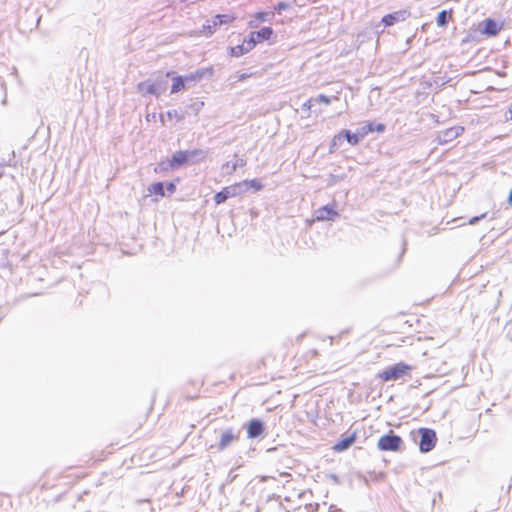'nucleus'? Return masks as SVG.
I'll use <instances>...</instances> for the list:
<instances>
[{"label": "nucleus", "mask_w": 512, "mask_h": 512, "mask_svg": "<svg viewBox=\"0 0 512 512\" xmlns=\"http://www.w3.org/2000/svg\"><path fill=\"white\" fill-rule=\"evenodd\" d=\"M206 155L207 153L201 149L177 151L173 154L171 160L169 161L168 166L172 169H175L188 163L193 159L203 160L206 158Z\"/></svg>", "instance_id": "f257e3e1"}, {"label": "nucleus", "mask_w": 512, "mask_h": 512, "mask_svg": "<svg viewBox=\"0 0 512 512\" xmlns=\"http://www.w3.org/2000/svg\"><path fill=\"white\" fill-rule=\"evenodd\" d=\"M411 370L412 366L399 362L387 367L379 374V377L383 381H396L407 375Z\"/></svg>", "instance_id": "f03ea898"}, {"label": "nucleus", "mask_w": 512, "mask_h": 512, "mask_svg": "<svg viewBox=\"0 0 512 512\" xmlns=\"http://www.w3.org/2000/svg\"><path fill=\"white\" fill-rule=\"evenodd\" d=\"M240 438V430L226 428L220 431L219 442L216 445L218 451H224Z\"/></svg>", "instance_id": "7ed1b4c3"}, {"label": "nucleus", "mask_w": 512, "mask_h": 512, "mask_svg": "<svg viewBox=\"0 0 512 512\" xmlns=\"http://www.w3.org/2000/svg\"><path fill=\"white\" fill-rule=\"evenodd\" d=\"M401 444V437L393 434L391 431L390 434L383 435L379 438L377 446L381 451H398Z\"/></svg>", "instance_id": "20e7f679"}, {"label": "nucleus", "mask_w": 512, "mask_h": 512, "mask_svg": "<svg viewBox=\"0 0 512 512\" xmlns=\"http://www.w3.org/2000/svg\"><path fill=\"white\" fill-rule=\"evenodd\" d=\"M166 89L165 83L163 82H152L151 80H146L140 82L137 85V90L143 96L146 95H154L156 97L160 96Z\"/></svg>", "instance_id": "39448f33"}, {"label": "nucleus", "mask_w": 512, "mask_h": 512, "mask_svg": "<svg viewBox=\"0 0 512 512\" xmlns=\"http://www.w3.org/2000/svg\"><path fill=\"white\" fill-rule=\"evenodd\" d=\"M418 432L421 436L419 443L420 451L423 453L431 451L435 447L437 441L435 431L429 428H420Z\"/></svg>", "instance_id": "423d86ee"}, {"label": "nucleus", "mask_w": 512, "mask_h": 512, "mask_svg": "<svg viewBox=\"0 0 512 512\" xmlns=\"http://www.w3.org/2000/svg\"><path fill=\"white\" fill-rule=\"evenodd\" d=\"M233 20L234 17L230 15H216L211 21H207L206 24L203 25V31L205 35L210 36L216 31L217 27L222 24L231 23Z\"/></svg>", "instance_id": "0eeeda50"}, {"label": "nucleus", "mask_w": 512, "mask_h": 512, "mask_svg": "<svg viewBox=\"0 0 512 512\" xmlns=\"http://www.w3.org/2000/svg\"><path fill=\"white\" fill-rule=\"evenodd\" d=\"M464 131V128L461 126H454L446 129L445 131H442L439 133L435 141L439 145L447 144L451 142L452 140L456 139L458 136H460Z\"/></svg>", "instance_id": "6e6552de"}, {"label": "nucleus", "mask_w": 512, "mask_h": 512, "mask_svg": "<svg viewBox=\"0 0 512 512\" xmlns=\"http://www.w3.org/2000/svg\"><path fill=\"white\" fill-rule=\"evenodd\" d=\"M264 432V423L259 419H252L247 425L248 438L254 439Z\"/></svg>", "instance_id": "1a4fd4ad"}, {"label": "nucleus", "mask_w": 512, "mask_h": 512, "mask_svg": "<svg viewBox=\"0 0 512 512\" xmlns=\"http://www.w3.org/2000/svg\"><path fill=\"white\" fill-rule=\"evenodd\" d=\"M409 13L406 10L396 11L385 15L382 18V22L385 26H392L395 23L404 21L408 17Z\"/></svg>", "instance_id": "9d476101"}, {"label": "nucleus", "mask_w": 512, "mask_h": 512, "mask_svg": "<svg viewBox=\"0 0 512 512\" xmlns=\"http://www.w3.org/2000/svg\"><path fill=\"white\" fill-rule=\"evenodd\" d=\"M356 440V432L342 435L341 439L333 446L336 452H342L351 447Z\"/></svg>", "instance_id": "9b49d317"}, {"label": "nucleus", "mask_w": 512, "mask_h": 512, "mask_svg": "<svg viewBox=\"0 0 512 512\" xmlns=\"http://www.w3.org/2000/svg\"><path fill=\"white\" fill-rule=\"evenodd\" d=\"M237 187L238 186L225 187L220 192L216 193L214 196L215 203L221 204L224 203L228 198L236 196Z\"/></svg>", "instance_id": "f8f14e48"}, {"label": "nucleus", "mask_w": 512, "mask_h": 512, "mask_svg": "<svg viewBox=\"0 0 512 512\" xmlns=\"http://www.w3.org/2000/svg\"><path fill=\"white\" fill-rule=\"evenodd\" d=\"M335 216H338V213L328 205L323 206L315 211V219L317 221L331 220Z\"/></svg>", "instance_id": "ddd939ff"}, {"label": "nucleus", "mask_w": 512, "mask_h": 512, "mask_svg": "<svg viewBox=\"0 0 512 512\" xmlns=\"http://www.w3.org/2000/svg\"><path fill=\"white\" fill-rule=\"evenodd\" d=\"M235 158L234 162L228 161L222 165L221 170L223 174L230 175L234 173L238 167L245 166L246 161L244 159L238 158L237 155H235Z\"/></svg>", "instance_id": "4468645a"}, {"label": "nucleus", "mask_w": 512, "mask_h": 512, "mask_svg": "<svg viewBox=\"0 0 512 512\" xmlns=\"http://www.w3.org/2000/svg\"><path fill=\"white\" fill-rule=\"evenodd\" d=\"M483 32L489 36H495L499 32L498 24L492 19L485 20Z\"/></svg>", "instance_id": "2eb2a0df"}, {"label": "nucleus", "mask_w": 512, "mask_h": 512, "mask_svg": "<svg viewBox=\"0 0 512 512\" xmlns=\"http://www.w3.org/2000/svg\"><path fill=\"white\" fill-rule=\"evenodd\" d=\"M229 51H230V55L231 56H233V57H240V56L250 52L251 49H248L247 48V44L245 43V41H243V43L240 44V45H236L234 47H230Z\"/></svg>", "instance_id": "dca6fc26"}, {"label": "nucleus", "mask_w": 512, "mask_h": 512, "mask_svg": "<svg viewBox=\"0 0 512 512\" xmlns=\"http://www.w3.org/2000/svg\"><path fill=\"white\" fill-rule=\"evenodd\" d=\"M165 117L169 120L176 119L177 121H182L185 118L183 113H179L177 110H169L165 115L162 114L160 116L162 124H165Z\"/></svg>", "instance_id": "f3484780"}, {"label": "nucleus", "mask_w": 512, "mask_h": 512, "mask_svg": "<svg viewBox=\"0 0 512 512\" xmlns=\"http://www.w3.org/2000/svg\"><path fill=\"white\" fill-rule=\"evenodd\" d=\"M187 82L184 77L178 76L173 78V84L171 87V93H177L184 89Z\"/></svg>", "instance_id": "a211bd4d"}, {"label": "nucleus", "mask_w": 512, "mask_h": 512, "mask_svg": "<svg viewBox=\"0 0 512 512\" xmlns=\"http://www.w3.org/2000/svg\"><path fill=\"white\" fill-rule=\"evenodd\" d=\"M341 133H342V137L343 138L345 137L346 140L348 141V143H350L353 146L357 145L361 140L358 132L351 133V131H349V130H342Z\"/></svg>", "instance_id": "6ab92c4d"}, {"label": "nucleus", "mask_w": 512, "mask_h": 512, "mask_svg": "<svg viewBox=\"0 0 512 512\" xmlns=\"http://www.w3.org/2000/svg\"><path fill=\"white\" fill-rule=\"evenodd\" d=\"M259 41L269 40L273 35V30L270 27H263L259 31L255 32Z\"/></svg>", "instance_id": "aec40b11"}, {"label": "nucleus", "mask_w": 512, "mask_h": 512, "mask_svg": "<svg viewBox=\"0 0 512 512\" xmlns=\"http://www.w3.org/2000/svg\"><path fill=\"white\" fill-rule=\"evenodd\" d=\"M148 191L152 194L165 196L164 184L162 182H156L149 186Z\"/></svg>", "instance_id": "412c9836"}, {"label": "nucleus", "mask_w": 512, "mask_h": 512, "mask_svg": "<svg viewBox=\"0 0 512 512\" xmlns=\"http://www.w3.org/2000/svg\"><path fill=\"white\" fill-rule=\"evenodd\" d=\"M203 76H204V71L197 70L196 72L191 73V74L185 76L184 78L188 84L190 82H197V81L201 80L203 78Z\"/></svg>", "instance_id": "4be33fe9"}, {"label": "nucleus", "mask_w": 512, "mask_h": 512, "mask_svg": "<svg viewBox=\"0 0 512 512\" xmlns=\"http://www.w3.org/2000/svg\"><path fill=\"white\" fill-rule=\"evenodd\" d=\"M244 41L247 44V48L251 50L256 46L257 43L260 42L255 32H251L249 38L247 40L245 39Z\"/></svg>", "instance_id": "5701e85b"}, {"label": "nucleus", "mask_w": 512, "mask_h": 512, "mask_svg": "<svg viewBox=\"0 0 512 512\" xmlns=\"http://www.w3.org/2000/svg\"><path fill=\"white\" fill-rule=\"evenodd\" d=\"M338 100V97L337 96H333L332 98L324 95V94H319L317 97L314 98L315 100V103H324L326 105H329L331 103V100Z\"/></svg>", "instance_id": "b1692460"}, {"label": "nucleus", "mask_w": 512, "mask_h": 512, "mask_svg": "<svg viewBox=\"0 0 512 512\" xmlns=\"http://www.w3.org/2000/svg\"><path fill=\"white\" fill-rule=\"evenodd\" d=\"M449 15L448 13L443 10L441 11L437 16V24L438 26H445L448 23Z\"/></svg>", "instance_id": "393cba45"}, {"label": "nucleus", "mask_w": 512, "mask_h": 512, "mask_svg": "<svg viewBox=\"0 0 512 512\" xmlns=\"http://www.w3.org/2000/svg\"><path fill=\"white\" fill-rule=\"evenodd\" d=\"M372 131H373V124L372 123H367L363 127L359 128L357 130L360 139L363 138L365 135H367L369 132H372Z\"/></svg>", "instance_id": "a878e982"}, {"label": "nucleus", "mask_w": 512, "mask_h": 512, "mask_svg": "<svg viewBox=\"0 0 512 512\" xmlns=\"http://www.w3.org/2000/svg\"><path fill=\"white\" fill-rule=\"evenodd\" d=\"M274 16V13H268V12H257L255 14V18L256 20H258L259 22H264V21H267L269 20L270 18H272Z\"/></svg>", "instance_id": "bb28decb"}, {"label": "nucleus", "mask_w": 512, "mask_h": 512, "mask_svg": "<svg viewBox=\"0 0 512 512\" xmlns=\"http://www.w3.org/2000/svg\"><path fill=\"white\" fill-rule=\"evenodd\" d=\"M244 185H249L251 186L252 188H254L255 190H261L263 188V185L261 184L260 181L256 180V179H253V180H250V181H244L243 183Z\"/></svg>", "instance_id": "cd10ccee"}, {"label": "nucleus", "mask_w": 512, "mask_h": 512, "mask_svg": "<svg viewBox=\"0 0 512 512\" xmlns=\"http://www.w3.org/2000/svg\"><path fill=\"white\" fill-rule=\"evenodd\" d=\"M342 140H343V137H342L341 132L339 134L335 135L331 142V150L336 148L337 146H339L341 144Z\"/></svg>", "instance_id": "c85d7f7f"}, {"label": "nucleus", "mask_w": 512, "mask_h": 512, "mask_svg": "<svg viewBox=\"0 0 512 512\" xmlns=\"http://www.w3.org/2000/svg\"><path fill=\"white\" fill-rule=\"evenodd\" d=\"M289 7V5L285 2H279L277 5H275L274 10L278 13H281L283 10H286Z\"/></svg>", "instance_id": "c756f323"}, {"label": "nucleus", "mask_w": 512, "mask_h": 512, "mask_svg": "<svg viewBox=\"0 0 512 512\" xmlns=\"http://www.w3.org/2000/svg\"><path fill=\"white\" fill-rule=\"evenodd\" d=\"M486 215H487L486 213H483V214H481L480 216H476V217L471 218V219L469 220V224H470V225H474V224H476L480 219L485 218V217H486Z\"/></svg>", "instance_id": "7c9ffc66"}, {"label": "nucleus", "mask_w": 512, "mask_h": 512, "mask_svg": "<svg viewBox=\"0 0 512 512\" xmlns=\"http://www.w3.org/2000/svg\"><path fill=\"white\" fill-rule=\"evenodd\" d=\"M167 191L169 192V194H172L175 192L176 190V186L174 183L170 182L167 184V187H166Z\"/></svg>", "instance_id": "2f4dec72"}, {"label": "nucleus", "mask_w": 512, "mask_h": 512, "mask_svg": "<svg viewBox=\"0 0 512 512\" xmlns=\"http://www.w3.org/2000/svg\"><path fill=\"white\" fill-rule=\"evenodd\" d=\"M252 74H248V73H241L237 76V79L238 81H244L245 79L251 77Z\"/></svg>", "instance_id": "473e14b6"}, {"label": "nucleus", "mask_w": 512, "mask_h": 512, "mask_svg": "<svg viewBox=\"0 0 512 512\" xmlns=\"http://www.w3.org/2000/svg\"><path fill=\"white\" fill-rule=\"evenodd\" d=\"M313 103H315L314 98H310L309 100H307V101L303 104V107H304V108H307V109H310V108L312 107Z\"/></svg>", "instance_id": "72a5a7b5"}, {"label": "nucleus", "mask_w": 512, "mask_h": 512, "mask_svg": "<svg viewBox=\"0 0 512 512\" xmlns=\"http://www.w3.org/2000/svg\"><path fill=\"white\" fill-rule=\"evenodd\" d=\"M204 106V102H197L192 105L196 113Z\"/></svg>", "instance_id": "f704fd0d"}, {"label": "nucleus", "mask_w": 512, "mask_h": 512, "mask_svg": "<svg viewBox=\"0 0 512 512\" xmlns=\"http://www.w3.org/2000/svg\"><path fill=\"white\" fill-rule=\"evenodd\" d=\"M384 130H385V126L383 124H378L377 125V131L383 132Z\"/></svg>", "instance_id": "c9c22d12"}, {"label": "nucleus", "mask_w": 512, "mask_h": 512, "mask_svg": "<svg viewBox=\"0 0 512 512\" xmlns=\"http://www.w3.org/2000/svg\"><path fill=\"white\" fill-rule=\"evenodd\" d=\"M508 203L510 205H512V188H511V191H510L509 196H508Z\"/></svg>", "instance_id": "e433bc0d"}, {"label": "nucleus", "mask_w": 512, "mask_h": 512, "mask_svg": "<svg viewBox=\"0 0 512 512\" xmlns=\"http://www.w3.org/2000/svg\"><path fill=\"white\" fill-rule=\"evenodd\" d=\"M509 114H510L509 119H511V120H512V107L509 109Z\"/></svg>", "instance_id": "4c0bfd02"}, {"label": "nucleus", "mask_w": 512, "mask_h": 512, "mask_svg": "<svg viewBox=\"0 0 512 512\" xmlns=\"http://www.w3.org/2000/svg\"><path fill=\"white\" fill-rule=\"evenodd\" d=\"M251 27H256V24H254L252 21L250 22Z\"/></svg>", "instance_id": "58836bf2"}, {"label": "nucleus", "mask_w": 512, "mask_h": 512, "mask_svg": "<svg viewBox=\"0 0 512 512\" xmlns=\"http://www.w3.org/2000/svg\"><path fill=\"white\" fill-rule=\"evenodd\" d=\"M2 175H3V173H2V171L0 170V178L2 177Z\"/></svg>", "instance_id": "ea45409f"}]
</instances>
